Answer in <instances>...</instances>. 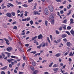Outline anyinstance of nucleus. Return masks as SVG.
<instances>
[{
  "label": "nucleus",
  "instance_id": "obj_1",
  "mask_svg": "<svg viewBox=\"0 0 74 74\" xmlns=\"http://www.w3.org/2000/svg\"><path fill=\"white\" fill-rule=\"evenodd\" d=\"M66 45L68 47H71L72 46V44L69 42H67L66 43Z\"/></svg>",
  "mask_w": 74,
  "mask_h": 74
},
{
  "label": "nucleus",
  "instance_id": "obj_2",
  "mask_svg": "<svg viewBox=\"0 0 74 74\" xmlns=\"http://www.w3.org/2000/svg\"><path fill=\"white\" fill-rule=\"evenodd\" d=\"M6 50L8 52H11V51L12 50V48L11 47H9L6 49Z\"/></svg>",
  "mask_w": 74,
  "mask_h": 74
},
{
  "label": "nucleus",
  "instance_id": "obj_3",
  "mask_svg": "<svg viewBox=\"0 0 74 74\" xmlns=\"http://www.w3.org/2000/svg\"><path fill=\"white\" fill-rule=\"evenodd\" d=\"M33 15H40V13H39L38 11H34V12Z\"/></svg>",
  "mask_w": 74,
  "mask_h": 74
},
{
  "label": "nucleus",
  "instance_id": "obj_4",
  "mask_svg": "<svg viewBox=\"0 0 74 74\" xmlns=\"http://www.w3.org/2000/svg\"><path fill=\"white\" fill-rule=\"evenodd\" d=\"M6 16L8 17H9V18H11L12 16L11 13L8 12L6 13Z\"/></svg>",
  "mask_w": 74,
  "mask_h": 74
},
{
  "label": "nucleus",
  "instance_id": "obj_5",
  "mask_svg": "<svg viewBox=\"0 0 74 74\" xmlns=\"http://www.w3.org/2000/svg\"><path fill=\"white\" fill-rule=\"evenodd\" d=\"M4 40L5 41H6V44H7L8 45H10V43L8 42H9V40L5 38H4Z\"/></svg>",
  "mask_w": 74,
  "mask_h": 74
},
{
  "label": "nucleus",
  "instance_id": "obj_6",
  "mask_svg": "<svg viewBox=\"0 0 74 74\" xmlns=\"http://www.w3.org/2000/svg\"><path fill=\"white\" fill-rule=\"evenodd\" d=\"M14 61V59H8L7 60V62H9V63H10V62H13Z\"/></svg>",
  "mask_w": 74,
  "mask_h": 74
},
{
  "label": "nucleus",
  "instance_id": "obj_7",
  "mask_svg": "<svg viewBox=\"0 0 74 74\" xmlns=\"http://www.w3.org/2000/svg\"><path fill=\"white\" fill-rule=\"evenodd\" d=\"M38 39H42V34H40L38 36Z\"/></svg>",
  "mask_w": 74,
  "mask_h": 74
},
{
  "label": "nucleus",
  "instance_id": "obj_8",
  "mask_svg": "<svg viewBox=\"0 0 74 74\" xmlns=\"http://www.w3.org/2000/svg\"><path fill=\"white\" fill-rule=\"evenodd\" d=\"M49 18L50 19H51V20H52V19H53L54 18V17L53 16V14H52L51 15H50Z\"/></svg>",
  "mask_w": 74,
  "mask_h": 74
},
{
  "label": "nucleus",
  "instance_id": "obj_9",
  "mask_svg": "<svg viewBox=\"0 0 74 74\" xmlns=\"http://www.w3.org/2000/svg\"><path fill=\"white\" fill-rule=\"evenodd\" d=\"M8 4L7 5V6H8V7H10V6L11 7H14V5L13 4L10 3H8ZM9 5L10 6H9Z\"/></svg>",
  "mask_w": 74,
  "mask_h": 74
},
{
  "label": "nucleus",
  "instance_id": "obj_10",
  "mask_svg": "<svg viewBox=\"0 0 74 74\" xmlns=\"http://www.w3.org/2000/svg\"><path fill=\"white\" fill-rule=\"evenodd\" d=\"M7 68V66H5L1 68V70H6V69Z\"/></svg>",
  "mask_w": 74,
  "mask_h": 74
},
{
  "label": "nucleus",
  "instance_id": "obj_11",
  "mask_svg": "<svg viewBox=\"0 0 74 74\" xmlns=\"http://www.w3.org/2000/svg\"><path fill=\"white\" fill-rule=\"evenodd\" d=\"M45 13L46 15H48L49 13L48 12V10H45Z\"/></svg>",
  "mask_w": 74,
  "mask_h": 74
},
{
  "label": "nucleus",
  "instance_id": "obj_12",
  "mask_svg": "<svg viewBox=\"0 0 74 74\" xmlns=\"http://www.w3.org/2000/svg\"><path fill=\"white\" fill-rule=\"evenodd\" d=\"M53 7L51 6L50 5L49 6L48 8L49 10H53Z\"/></svg>",
  "mask_w": 74,
  "mask_h": 74
},
{
  "label": "nucleus",
  "instance_id": "obj_13",
  "mask_svg": "<svg viewBox=\"0 0 74 74\" xmlns=\"http://www.w3.org/2000/svg\"><path fill=\"white\" fill-rule=\"evenodd\" d=\"M70 32L73 36H74V31L73 29H72L70 31Z\"/></svg>",
  "mask_w": 74,
  "mask_h": 74
},
{
  "label": "nucleus",
  "instance_id": "obj_14",
  "mask_svg": "<svg viewBox=\"0 0 74 74\" xmlns=\"http://www.w3.org/2000/svg\"><path fill=\"white\" fill-rule=\"evenodd\" d=\"M48 21L47 20H45V25L46 26H48Z\"/></svg>",
  "mask_w": 74,
  "mask_h": 74
},
{
  "label": "nucleus",
  "instance_id": "obj_15",
  "mask_svg": "<svg viewBox=\"0 0 74 74\" xmlns=\"http://www.w3.org/2000/svg\"><path fill=\"white\" fill-rule=\"evenodd\" d=\"M60 56V53H58L55 55V56L56 57H59Z\"/></svg>",
  "mask_w": 74,
  "mask_h": 74
},
{
  "label": "nucleus",
  "instance_id": "obj_16",
  "mask_svg": "<svg viewBox=\"0 0 74 74\" xmlns=\"http://www.w3.org/2000/svg\"><path fill=\"white\" fill-rule=\"evenodd\" d=\"M66 36L67 35L65 34H63L62 35L61 37L62 38H65Z\"/></svg>",
  "mask_w": 74,
  "mask_h": 74
},
{
  "label": "nucleus",
  "instance_id": "obj_17",
  "mask_svg": "<svg viewBox=\"0 0 74 74\" xmlns=\"http://www.w3.org/2000/svg\"><path fill=\"white\" fill-rule=\"evenodd\" d=\"M11 14L12 16H15V12H12Z\"/></svg>",
  "mask_w": 74,
  "mask_h": 74
},
{
  "label": "nucleus",
  "instance_id": "obj_18",
  "mask_svg": "<svg viewBox=\"0 0 74 74\" xmlns=\"http://www.w3.org/2000/svg\"><path fill=\"white\" fill-rule=\"evenodd\" d=\"M38 72V71L35 70L34 71V72L33 73V74H36Z\"/></svg>",
  "mask_w": 74,
  "mask_h": 74
},
{
  "label": "nucleus",
  "instance_id": "obj_19",
  "mask_svg": "<svg viewBox=\"0 0 74 74\" xmlns=\"http://www.w3.org/2000/svg\"><path fill=\"white\" fill-rule=\"evenodd\" d=\"M30 68L32 71H34V69L33 66H30Z\"/></svg>",
  "mask_w": 74,
  "mask_h": 74
},
{
  "label": "nucleus",
  "instance_id": "obj_20",
  "mask_svg": "<svg viewBox=\"0 0 74 74\" xmlns=\"http://www.w3.org/2000/svg\"><path fill=\"white\" fill-rule=\"evenodd\" d=\"M36 51H32L30 52L31 53H33V54H36Z\"/></svg>",
  "mask_w": 74,
  "mask_h": 74
},
{
  "label": "nucleus",
  "instance_id": "obj_21",
  "mask_svg": "<svg viewBox=\"0 0 74 74\" xmlns=\"http://www.w3.org/2000/svg\"><path fill=\"white\" fill-rule=\"evenodd\" d=\"M69 56H73V53H70L69 54Z\"/></svg>",
  "mask_w": 74,
  "mask_h": 74
},
{
  "label": "nucleus",
  "instance_id": "obj_22",
  "mask_svg": "<svg viewBox=\"0 0 74 74\" xmlns=\"http://www.w3.org/2000/svg\"><path fill=\"white\" fill-rule=\"evenodd\" d=\"M53 71H57L58 70V69L55 68L53 69Z\"/></svg>",
  "mask_w": 74,
  "mask_h": 74
},
{
  "label": "nucleus",
  "instance_id": "obj_23",
  "mask_svg": "<svg viewBox=\"0 0 74 74\" xmlns=\"http://www.w3.org/2000/svg\"><path fill=\"white\" fill-rule=\"evenodd\" d=\"M71 11H72L71 10L69 11V12L67 14V15H68V16H69L70 14H71Z\"/></svg>",
  "mask_w": 74,
  "mask_h": 74
},
{
  "label": "nucleus",
  "instance_id": "obj_24",
  "mask_svg": "<svg viewBox=\"0 0 74 74\" xmlns=\"http://www.w3.org/2000/svg\"><path fill=\"white\" fill-rule=\"evenodd\" d=\"M25 30H23L22 31V33H22L21 34V35H25Z\"/></svg>",
  "mask_w": 74,
  "mask_h": 74
},
{
  "label": "nucleus",
  "instance_id": "obj_25",
  "mask_svg": "<svg viewBox=\"0 0 74 74\" xmlns=\"http://www.w3.org/2000/svg\"><path fill=\"white\" fill-rule=\"evenodd\" d=\"M58 66H59V65H57L56 64H55L53 66V67H58Z\"/></svg>",
  "mask_w": 74,
  "mask_h": 74
},
{
  "label": "nucleus",
  "instance_id": "obj_26",
  "mask_svg": "<svg viewBox=\"0 0 74 74\" xmlns=\"http://www.w3.org/2000/svg\"><path fill=\"white\" fill-rule=\"evenodd\" d=\"M29 23H30V24L31 25H33V21L31 20L30 21Z\"/></svg>",
  "mask_w": 74,
  "mask_h": 74
},
{
  "label": "nucleus",
  "instance_id": "obj_27",
  "mask_svg": "<svg viewBox=\"0 0 74 74\" xmlns=\"http://www.w3.org/2000/svg\"><path fill=\"white\" fill-rule=\"evenodd\" d=\"M42 46V45L41 44L39 46H37V48H38L39 49H40V48L41 47V46Z\"/></svg>",
  "mask_w": 74,
  "mask_h": 74
},
{
  "label": "nucleus",
  "instance_id": "obj_28",
  "mask_svg": "<svg viewBox=\"0 0 74 74\" xmlns=\"http://www.w3.org/2000/svg\"><path fill=\"white\" fill-rule=\"evenodd\" d=\"M47 40L49 42V43H50V42H51V41H50V40H49V37H47Z\"/></svg>",
  "mask_w": 74,
  "mask_h": 74
},
{
  "label": "nucleus",
  "instance_id": "obj_29",
  "mask_svg": "<svg viewBox=\"0 0 74 74\" xmlns=\"http://www.w3.org/2000/svg\"><path fill=\"white\" fill-rule=\"evenodd\" d=\"M67 30H70V29H71V27H70L69 26L67 27Z\"/></svg>",
  "mask_w": 74,
  "mask_h": 74
},
{
  "label": "nucleus",
  "instance_id": "obj_30",
  "mask_svg": "<svg viewBox=\"0 0 74 74\" xmlns=\"http://www.w3.org/2000/svg\"><path fill=\"white\" fill-rule=\"evenodd\" d=\"M67 19H65L64 21H63V23H66V22H67Z\"/></svg>",
  "mask_w": 74,
  "mask_h": 74
},
{
  "label": "nucleus",
  "instance_id": "obj_31",
  "mask_svg": "<svg viewBox=\"0 0 74 74\" xmlns=\"http://www.w3.org/2000/svg\"><path fill=\"white\" fill-rule=\"evenodd\" d=\"M65 32L66 33H67V34L68 35H70V32H69V31H66Z\"/></svg>",
  "mask_w": 74,
  "mask_h": 74
},
{
  "label": "nucleus",
  "instance_id": "obj_32",
  "mask_svg": "<svg viewBox=\"0 0 74 74\" xmlns=\"http://www.w3.org/2000/svg\"><path fill=\"white\" fill-rule=\"evenodd\" d=\"M1 55L3 56V58H4V57H5V55H4V54H3V53H1Z\"/></svg>",
  "mask_w": 74,
  "mask_h": 74
},
{
  "label": "nucleus",
  "instance_id": "obj_33",
  "mask_svg": "<svg viewBox=\"0 0 74 74\" xmlns=\"http://www.w3.org/2000/svg\"><path fill=\"white\" fill-rule=\"evenodd\" d=\"M51 24H52V25H53L54 24V20H52L51 21Z\"/></svg>",
  "mask_w": 74,
  "mask_h": 74
},
{
  "label": "nucleus",
  "instance_id": "obj_34",
  "mask_svg": "<svg viewBox=\"0 0 74 74\" xmlns=\"http://www.w3.org/2000/svg\"><path fill=\"white\" fill-rule=\"evenodd\" d=\"M18 28L16 26H15L13 27V29H15V30H17Z\"/></svg>",
  "mask_w": 74,
  "mask_h": 74
},
{
  "label": "nucleus",
  "instance_id": "obj_35",
  "mask_svg": "<svg viewBox=\"0 0 74 74\" xmlns=\"http://www.w3.org/2000/svg\"><path fill=\"white\" fill-rule=\"evenodd\" d=\"M71 5L69 4V6H67V7L68 9H70V7H71Z\"/></svg>",
  "mask_w": 74,
  "mask_h": 74
},
{
  "label": "nucleus",
  "instance_id": "obj_36",
  "mask_svg": "<svg viewBox=\"0 0 74 74\" xmlns=\"http://www.w3.org/2000/svg\"><path fill=\"white\" fill-rule=\"evenodd\" d=\"M26 57L25 56H23V59L24 60H26Z\"/></svg>",
  "mask_w": 74,
  "mask_h": 74
},
{
  "label": "nucleus",
  "instance_id": "obj_37",
  "mask_svg": "<svg viewBox=\"0 0 74 74\" xmlns=\"http://www.w3.org/2000/svg\"><path fill=\"white\" fill-rule=\"evenodd\" d=\"M50 38L51 40V41H52V40H52V35H50Z\"/></svg>",
  "mask_w": 74,
  "mask_h": 74
},
{
  "label": "nucleus",
  "instance_id": "obj_38",
  "mask_svg": "<svg viewBox=\"0 0 74 74\" xmlns=\"http://www.w3.org/2000/svg\"><path fill=\"white\" fill-rule=\"evenodd\" d=\"M63 28L64 30H66V25H64L63 27Z\"/></svg>",
  "mask_w": 74,
  "mask_h": 74
},
{
  "label": "nucleus",
  "instance_id": "obj_39",
  "mask_svg": "<svg viewBox=\"0 0 74 74\" xmlns=\"http://www.w3.org/2000/svg\"><path fill=\"white\" fill-rule=\"evenodd\" d=\"M62 26H61L59 29V30H60V31H61L62 30Z\"/></svg>",
  "mask_w": 74,
  "mask_h": 74
},
{
  "label": "nucleus",
  "instance_id": "obj_40",
  "mask_svg": "<svg viewBox=\"0 0 74 74\" xmlns=\"http://www.w3.org/2000/svg\"><path fill=\"white\" fill-rule=\"evenodd\" d=\"M23 6L26 8L27 7V5L26 4H24V5H23Z\"/></svg>",
  "mask_w": 74,
  "mask_h": 74
},
{
  "label": "nucleus",
  "instance_id": "obj_41",
  "mask_svg": "<svg viewBox=\"0 0 74 74\" xmlns=\"http://www.w3.org/2000/svg\"><path fill=\"white\" fill-rule=\"evenodd\" d=\"M53 64V62L51 63L49 65V67H52V65Z\"/></svg>",
  "mask_w": 74,
  "mask_h": 74
},
{
  "label": "nucleus",
  "instance_id": "obj_42",
  "mask_svg": "<svg viewBox=\"0 0 74 74\" xmlns=\"http://www.w3.org/2000/svg\"><path fill=\"white\" fill-rule=\"evenodd\" d=\"M30 18L29 17V18H27V21H30Z\"/></svg>",
  "mask_w": 74,
  "mask_h": 74
},
{
  "label": "nucleus",
  "instance_id": "obj_43",
  "mask_svg": "<svg viewBox=\"0 0 74 74\" xmlns=\"http://www.w3.org/2000/svg\"><path fill=\"white\" fill-rule=\"evenodd\" d=\"M32 64L33 66H36V63H35L34 62H32Z\"/></svg>",
  "mask_w": 74,
  "mask_h": 74
},
{
  "label": "nucleus",
  "instance_id": "obj_44",
  "mask_svg": "<svg viewBox=\"0 0 74 74\" xmlns=\"http://www.w3.org/2000/svg\"><path fill=\"white\" fill-rule=\"evenodd\" d=\"M68 53H69V52H67L66 53H65L64 54V56H66V55H67Z\"/></svg>",
  "mask_w": 74,
  "mask_h": 74
},
{
  "label": "nucleus",
  "instance_id": "obj_45",
  "mask_svg": "<svg viewBox=\"0 0 74 74\" xmlns=\"http://www.w3.org/2000/svg\"><path fill=\"white\" fill-rule=\"evenodd\" d=\"M56 34H59V31H58V30H56Z\"/></svg>",
  "mask_w": 74,
  "mask_h": 74
},
{
  "label": "nucleus",
  "instance_id": "obj_46",
  "mask_svg": "<svg viewBox=\"0 0 74 74\" xmlns=\"http://www.w3.org/2000/svg\"><path fill=\"white\" fill-rule=\"evenodd\" d=\"M42 44H43L42 45V47H45V44H44V43H42Z\"/></svg>",
  "mask_w": 74,
  "mask_h": 74
},
{
  "label": "nucleus",
  "instance_id": "obj_47",
  "mask_svg": "<svg viewBox=\"0 0 74 74\" xmlns=\"http://www.w3.org/2000/svg\"><path fill=\"white\" fill-rule=\"evenodd\" d=\"M9 67H10V68H12V64H10L9 65Z\"/></svg>",
  "mask_w": 74,
  "mask_h": 74
},
{
  "label": "nucleus",
  "instance_id": "obj_48",
  "mask_svg": "<svg viewBox=\"0 0 74 74\" xmlns=\"http://www.w3.org/2000/svg\"><path fill=\"white\" fill-rule=\"evenodd\" d=\"M25 63H23L22 64V66L23 68H24V66H25Z\"/></svg>",
  "mask_w": 74,
  "mask_h": 74
},
{
  "label": "nucleus",
  "instance_id": "obj_49",
  "mask_svg": "<svg viewBox=\"0 0 74 74\" xmlns=\"http://www.w3.org/2000/svg\"><path fill=\"white\" fill-rule=\"evenodd\" d=\"M5 53H6V54H7V55H11V53L7 52H5Z\"/></svg>",
  "mask_w": 74,
  "mask_h": 74
},
{
  "label": "nucleus",
  "instance_id": "obj_50",
  "mask_svg": "<svg viewBox=\"0 0 74 74\" xmlns=\"http://www.w3.org/2000/svg\"><path fill=\"white\" fill-rule=\"evenodd\" d=\"M33 1V0H28V3H30V2L32 1Z\"/></svg>",
  "mask_w": 74,
  "mask_h": 74
},
{
  "label": "nucleus",
  "instance_id": "obj_51",
  "mask_svg": "<svg viewBox=\"0 0 74 74\" xmlns=\"http://www.w3.org/2000/svg\"><path fill=\"white\" fill-rule=\"evenodd\" d=\"M27 20V18H24L22 20V21H26Z\"/></svg>",
  "mask_w": 74,
  "mask_h": 74
},
{
  "label": "nucleus",
  "instance_id": "obj_52",
  "mask_svg": "<svg viewBox=\"0 0 74 74\" xmlns=\"http://www.w3.org/2000/svg\"><path fill=\"white\" fill-rule=\"evenodd\" d=\"M63 41H65V42H66L67 41V39L66 38L63 39Z\"/></svg>",
  "mask_w": 74,
  "mask_h": 74
},
{
  "label": "nucleus",
  "instance_id": "obj_53",
  "mask_svg": "<svg viewBox=\"0 0 74 74\" xmlns=\"http://www.w3.org/2000/svg\"><path fill=\"white\" fill-rule=\"evenodd\" d=\"M15 56H10V58H14V59H15Z\"/></svg>",
  "mask_w": 74,
  "mask_h": 74
},
{
  "label": "nucleus",
  "instance_id": "obj_54",
  "mask_svg": "<svg viewBox=\"0 0 74 74\" xmlns=\"http://www.w3.org/2000/svg\"><path fill=\"white\" fill-rule=\"evenodd\" d=\"M47 60H44L42 61V63H45V62H47Z\"/></svg>",
  "mask_w": 74,
  "mask_h": 74
},
{
  "label": "nucleus",
  "instance_id": "obj_55",
  "mask_svg": "<svg viewBox=\"0 0 74 74\" xmlns=\"http://www.w3.org/2000/svg\"><path fill=\"white\" fill-rule=\"evenodd\" d=\"M8 21L9 22H11L12 21V19H10L8 20Z\"/></svg>",
  "mask_w": 74,
  "mask_h": 74
},
{
  "label": "nucleus",
  "instance_id": "obj_56",
  "mask_svg": "<svg viewBox=\"0 0 74 74\" xmlns=\"http://www.w3.org/2000/svg\"><path fill=\"white\" fill-rule=\"evenodd\" d=\"M1 74H5V73L4 71H2L1 72Z\"/></svg>",
  "mask_w": 74,
  "mask_h": 74
},
{
  "label": "nucleus",
  "instance_id": "obj_57",
  "mask_svg": "<svg viewBox=\"0 0 74 74\" xmlns=\"http://www.w3.org/2000/svg\"><path fill=\"white\" fill-rule=\"evenodd\" d=\"M29 44H26L25 45V47H29Z\"/></svg>",
  "mask_w": 74,
  "mask_h": 74
},
{
  "label": "nucleus",
  "instance_id": "obj_58",
  "mask_svg": "<svg viewBox=\"0 0 74 74\" xmlns=\"http://www.w3.org/2000/svg\"><path fill=\"white\" fill-rule=\"evenodd\" d=\"M16 22L15 21L14 22H13V23H12V24L13 25H15V24H16Z\"/></svg>",
  "mask_w": 74,
  "mask_h": 74
},
{
  "label": "nucleus",
  "instance_id": "obj_59",
  "mask_svg": "<svg viewBox=\"0 0 74 74\" xmlns=\"http://www.w3.org/2000/svg\"><path fill=\"white\" fill-rule=\"evenodd\" d=\"M60 12V14H63L64 13L63 11V10L61 11Z\"/></svg>",
  "mask_w": 74,
  "mask_h": 74
},
{
  "label": "nucleus",
  "instance_id": "obj_60",
  "mask_svg": "<svg viewBox=\"0 0 74 74\" xmlns=\"http://www.w3.org/2000/svg\"><path fill=\"white\" fill-rule=\"evenodd\" d=\"M14 72L15 73H17V71H16V69H15L14 71Z\"/></svg>",
  "mask_w": 74,
  "mask_h": 74
},
{
  "label": "nucleus",
  "instance_id": "obj_61",
  "mask_svg": "<svg viewBox=\"0 0 74 74\" xmlns=\"http://www.w3.org/2000/svg\"><path fill=\"white\" fill-rule=\"evenodd\" d=\"M30 33V32L29 31H28L26 33V34H29Z\"/></svg>",
  "mask_w": 74,
  "mask_h": 74
},
{
  "label": "nucleus",
  "instance_id": "obj_62",
  "mask_svg": "<svg viewBox=\"0 0 74 74\" xmlns=\"http://www.w3.org/2000/svg\"><path fill=\"white\" fill-rule=\"evenodd\" d=\"M23 74V72L19 71L18 74Z\"/></svg>",
  "mask_w": 74,
  "mask_h": 74
},
{
  "label": "nucleus",
  "instance_id": "obj_63",
  "mask_svg": "<svg viewBox=\"0 0 74 74\" xmlns=\"http://www.w3.org/2000/svg\"><path fill=\"white\" fill-rule=\"evenodd\" d=\"M59 61L60 62H62V59L60 58H59Z\"/></svg>",
  "mask_w": 74,
  "mask_h": 74
},
{
  "label": "nucleus",
  "instance_id": "obj_64",
  "mask_svg": "<svg viewBox=\"0 0 74 74\" xmlns=\"http://www.w3.org/2000/svg\"><path fill=\"white\" fill-rule=\"evenodd\" d=\"M45 74H48V72H46L44 73Z\"/></svg>",
  "mask_w": 74,
  "mask_h": 74
}]
</instances>
